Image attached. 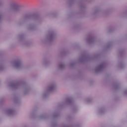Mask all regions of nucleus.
Returning a JSON list of instances; mask_svg holds the SVG:
<instances>
[{
  "label": "nucleus",
  "instance_id": "obj_1",
  "mask_svg": "<svg viewBox=\"0 0 127 127\" xmlns=\"http://www.w3.org/2000/svg\"><path fill=\"white\" fill-rule=\"evenodd\" d=\"M11 7L13 10H17L18 9V6L15 5V4L12 5Z\"/></svg>",
  "mask_w": 127,
  "mask_h": 127
}]
</instances>
